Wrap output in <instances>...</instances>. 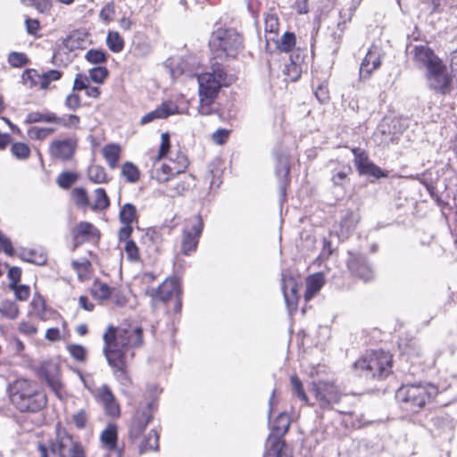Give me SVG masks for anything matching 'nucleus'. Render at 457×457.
Listing matches in <instances>:
<instances>
[{
	"instance_id": "052dcab7",
	"label": "nucleus",
	"mask_w": 457,
	"mask_h": 457,
	"mask_svg": "<svg viewBox=\"0 0 457 457\" xmlns=\"http://www.w3.org/2000/svg\"><path fill=\"white\" fill-rule=\"evenodd\" d=\"M211 68H212V71L206 72V74L220 80V82H223L226 79L227 72L224 69V66L221 63H220L218 62H214L212 63Z\"/></svg>"
},
{
	"instance_id": "b1692460",
	"label": "nucleus",
	"mask_w": 457,
	"mask_h": 457,
	"mask_svg": "<svg viewBox=\"0 0 457 457\" xmlns=\"http://www.w3.org/2000/svg\"><path fill=\"white\" fill-rule=\"evenodd\" d=\"M325 283L324 275L321 272H317L310 275L306 278V289L304 292L305 302L310 301L312 297L317 295L322 288Z\"/></svg>"
},
{
	"instance_id": "f8f14e48",
	"label": "nucleus",
	"mask_w": 457,
	"mask_h": 457,
	"mask_svg": "<svg viewBox=\"0 0 457 457\" xmlns=\"http://www.w3.org/2000/svg\"><path fill=\"white\" fill-rule=\"evenodd\" d=\"M50 451L58 457H86L81 443L74 441L66 432L58 435L55 442L51 444Z\"/></svg>"
},
{
	"instance_id": "f257e3e1",
	"label": "nucleus",
	"mask_w": 457,
	"mask_h": 457,
	"mask_svg": "<svg viewBox=\"0 0 457 457\" xmlns=\"http://www.w3.org/2000/svg\"><path fill=\"white\" fill-rule=\"evenodd\" d=\"M12 404L23 413H36L43 410L47 397L37 382L28 379H17L9 389Z\"/></svg>"
},
{
	"instance_id": "680f3d73",
	"label": "nucleus",
	"mask_w": 457,
	"mask_h": 457,
	"mask_svg": "<svg viewBox=\"0 0 457 457\" xmlns=\"http://www.w3.org/2000/svg\"><path fill=\"white\" fill-rule=\"evenodd\" d=\"M172 172V169L168 164H162L160 169L155 170L154 178L160 183H165L170 180V175Z\"/></svg>"
},
{
	"instance_id": "72a5a7b5",
	"label": "nucleus",
	"mask_w": 457,
	"mask_h": 457,
	"mask_svg": "<svg viewBox=\"0 0 457 457\" xmlns=\"http://www.w3.org/2000/svg\"><path fill=\"white\" fill-rule=\"evenodd\" d=\"M56 114L54 112H29L25 120L26 123H37V122H48V123H55Z\"/></svg>"
},
{
	"instance_id": "4be33fe9",
	"label": "nucleus",
	"mask_w": 457,
	"mask_h": 457,
	"mask_svg": "<svg viewBox=\"0 0 457 457\" xmlns=\"http://www.w3.org/2000/svg\"><path fill=\"white\" fill-rule=\"evenodd\" d=\"M97 398L104 404L105 412L111 417L120 416V405L108 385H103L97 391Z\"/></svg>"
},
{
	"instance_id": "4d7b16f0",
	"label": "nucleus",
	"mask_w": 457,
	"mask_h": 457,
	"mask_svg": "<svg viewBox=\"0 0 457 457\" xmlns=\"http://www.w3.org/2000/svg\"><path fill=\"white\" fill-rule=\"evenodd\" d=\"M12 154L20 160H24L29 158L30 154V149L29 146L21 142H16L12 145L11 147Z\"/></svg>"
},
{
	"instance_id": "864d4df0",
	"label": "nucleus",
	"mask_w": 457,
	"mask_h": 457,
	"mask_svg": "<svg viewBox=\"0 0 457 457\" xmlns=\"http://www.w3.org/2000/svg\"><path fill=\"white\" fill-rule=\"evenodd\" d=\"M80 122V118L76 114H69L67 116L59 117L56 115L55 117V124L61 125L64 128H79V124Z\"/></svg>"
},
{
	"instance_id": "3c124183",
	"label": "nucleus",
	"mask_w": 457,
	"mask_h": 457,
	"mask_svg": "<svg viewBox=\"0 0 457 457\" xmlns=\"http://www.w3.org/2000/svg\"><path fill=\"white\" fill-rule=\"evenodd\" d=\"M283 73L287 77V79H288L291 82L297 81L302 74V65H299L297 63H287L285 65V69L283 70Z\"/></svg>"
},
{
	"instance_id": "c9c22d12",
	"label": "nucleus",
	"mask_w": 457,
	"mask_h": 457,
	"mask_svg": "<svg viewBox=\"0 0 457 457\" xmlns=\"http://www.w3.org/2000/svg\"><path fill=\"white\" fill-rule=\"evenodd\" d=\"M41 377L46 380L47 386L55 394V395L61 399L62 396L60 391L62 388V383L59 377L51 375L47 370H42Z\"/></svg>"
},
{
	"instance_id": "e433bc0d",
	"label": "nucleus",
	"mask_w": 457,
	"mask_h": 457,
	"mask_svg": "<svg viewBox=\"0 0 457 457\" xmlns=\"http://www.w3.org/2000/svg\"><path fill=\"white\" fill-rule=\"evenodd\" d=\"M121 175L129 183H135L139 179L140 171L131 162H126L121 167Z\"/></svg>"
},
{
	"instance_id": "ea45409f",
	"label": "nucleus",
	"mask_w": 457,
	"mask_h": 457,
	"mask_svg": "<svg viewBox=\"0 0 457 457\" xmlns=\"http://www.w3.org/2000/svg\"><path fill=\"white\" fill-rule=\"evenodd\" d=\"M79 176L73 171H62L57 178V185L62 189L70 188L78 180Z\"/></svg>"
},
{
	"instance_id": "a18cd8bd",
	"label": "nucleus",
	"mask_w": 457,
	"mask_h": 457,
	"mask_svg": "<svg viewBox=\"0 0 457 457\" xmlns=\"http://www.w3.org/2000/svg\"><path fill=\"white\" fill-rule=\"evenodd\" d=\"M72 198L77 206L87 208L89 205V197L84 187H74L72 189Z\"/></svg>"
},
{
	"instance_id": "1a4fd4ad",
	"label": "nucleus",
	"mask_w": 457,
	"mask_h": 457,
	"mask_svg": "<svg viewBox=\"0 0 457 457\" xmlns=\"http://www.w3.org/2000/svg\"><path fill=\"white\" fill-rule=\"evenodd\" d=\"M103 339L105 345L104 353L113 371L127 369L126 354L128 350L115 342L116 339L112 332L104 333Z\"/></svg>"
},
{
	"instance_id": "f704fd0d",
	"label": "nucleus",
	"mask_w": 457,
	"mask_h": 457,
	"mask_svg": "<svg viewBox=\"0 0 457 457\" xmlns=\"http://www.w3.org/2000/svg\"><path fill=\"white\" fill-rule=\"evenodd\" d=\"M84 36L80 31L75 30L72 31L67 37L63 40V45L70 51L74 49L81 48L84 43Z\"/></svg>"
},
{
	"instance_id": "aec40b11",
	"label": "nucleus",
	"mask_w": 457,
	"mask_h": 457,
	"mask_svg": "<svg viewBox=\"0 0 457 457\" xmlns=\"http://www.w3.org/2000/svg\"><path fill=\"white\" fill-rule=\"evenodd\" d=\"M381 64V55L378 48H370L360 66V79L363 81L370 79L372 72L378 70Z\"/></svg>"
},
{
	"instance_id": "338daca9",
	"label": "nucleus",
	"mask_w": 457,
	"mask_h": 457,
	"mask_svg": "<svg viewBox=\"0 0 457 457\" xmlns=\"http://www.w3.org/2000/svg\"><path fill=\"white\" fill-rule=\"evenodd\" d=\"M88 85V78L84 74L79 73L75 77L72 89L74 91L86 90Z\"/></svg>"
},
{
	"instance_id": "f03ea898",
	"label": "nucleus",
	"mask_w": 457,
	"mask_h": 457,
	"mask_svg": "<svg viewBox=\"0 0 457 457\" xmlns=\"http://www.w3.org/2000/svg\"><path fill=\"white\" fill-rule=\"evenodd\" d=\"M438 388L429 382L403 385L395 393L401 408L411 413H418L428 403L435 400Z\"/></svg>"
},
{
	"instance_id": "0eeeda50",
	"label": "nucleus",
	"mask_w": 457,
	"mask_h": 457,
	"mask_svg": "<svg viewBox=\"0 0 457 457\" xmlns=\"http://www.w3.org/2000/svg\"><path fill=\"white\" fill-rule=\"evenodd\" d=\"M112 333L116 343L125 349L141 347L144 344L143 328L140 326L116 328L108 326L105 333Z\"/></svg>"
},
{
	"instance_id": "7c9ffc66",
	"label": "nucleus",
	"mask_w": 457,
	"mask_h": 457,
	"mask_svg": "<svg viewBox=\"0 0 457 457\" xmlns=\"http://www.w3.org/2000/svg\"><path fill=\"white\" fill-rule=\"evenodd\" d=\"M137 211L133 204L126 203L120 207L119 212V220L122 224L132 225L134 221H137Z\"/></svg>"
},
{
	"instance_id": "4c0bfd02",
	"label": "nucleus",
	"mask_w": 457,
	"mask_h": 457,
	"mask_svg": "<svg viewBox=\"0 0 457 457\" xmlns=\"http://www.w3.org/2000/svg\"><path fill=\"white\" fill-rule=\"evenodd\" d=\"M108 56L105 50L92 48L87 52L85 58L90 63L101 64L106 62Z\"/></svg>"
},
{
	"instance_id": "412c9836",
	"label": "nucleus",
	"mask_w": 457,
	"mask_h": 457,
	"mask_svg": "<svg viewBox=\"0 0 457 457\" xmlns=\"http://www.w3.org/2000/svg\"><path fill=\"white\" fill-rule=\"evenodd\" d=\"M74 248H77L84 241L100 238V231L90 222L80 221L72 230Z\"/></svg>"
},
{
	"instance_id": "c03bdc74",
	"label": "nucleus",
	"mask_w": 457,
	"mask_h": 457,
	"mask_svg": "<svg viewBox=\"0 0 457 457\" xmlns=\"http://www.w3.org/2000/svg\"><path fill=\"white\" fill-rule=\"evenodd\" d=\"M40 76L37 70L26 69L21 75V80L24 85L32 88L40 84Z\"/></svg>"
},
{
	"instance_id": "9d476101",
	"label": "nucleus",
	"mask_w": 457,
	"mask_h": 457,
	"mask_svg": "<svg viewBox=\"0 0 457 457\" xmlns=\"http://www.w3.org/2000/svg\"><path fill=\"white\" fill-rule=\"evenodd\" d=\"M346 265L353 277L364 282H370L375 278L372 265L363 253L349 251Z\"/></svg>"
},
{
	"instance_id": "6e6d98bb",
	"label": "nucleus",
	"mask_w": 457,
	"mask_h": 457,
	"mask_svg": "<svg viewBox=\"0 0 457 457\" xmlns=\"http://www.w3.org/2000/svg\"><path fill=\"white\" fill-rule=\"evenodd\" d=\"M68 352L71 355L73 359H75L77 361L84 362L87 360V351L85 346L81 345H70L67 347Z\"/></svg>"
},
{
	"instance_id": "423d86ee",
	"label": "nucleus",
	"mask_w": 457,
	"mask_h": 457,
	"mask_svg": "<svg viewBox=\"0 0 457 457\" xmlns=\"http://www.w3.org/2000/svg\"><path fill=\"white\" fill-rule=\"evenodd\" d=\"M426 80L428 87L437 95H450L454 88L451 71H448L443 61L426 71Z\"/></svg>"
},
{
	"instance_id": "cd10ccee",
	"label": "nucleus",
	"mask_w": 457,
	"mask_h": 457,
	"mask_svg": "<svg viewBox=\"0 0 457 457\" xmlns=\"http://www.w3.org/2000/svg\"><path fill=\"white\" fill-rule=\"evenodd\" d=\"M286 441L267 438L264 457H290L286 453Z\"/></svg>"
},
{
	"instance_id": "c85d7f7f",
	"label": "nucleus",
	"mask_w": 457,
	"mask_h": 457,
	"mask_svg": "<svg viewBox=\"0 0 457 457\" xmlns=\"http://www.w3.org/2000/svg\"><path fill=\"white\" fill-rule=\"evenodd\" d=\"M120 152V146L114 143L108 144L104 147L103 155L111 169H115L118 166Z\"/></svg>"
},
{
	"instance_id": "49530a36",
	"label": "nucleus",
	"mask_w": 457,
	"mask_h": 457,
	"mask_svg": "<svg viewBox=\"0 0 457 457\" xmlns=\"http://www.w3.org/2000/svg\"><path fill=\"white\" fill-rule=\"evenodd\" d=\"M290 383L293 393L302 401L305 403H308V396L306 395L303 386L297 375H292L290 377Z\"/></svg>"
},
{
	"instance_id": "a19ab883",
	"label": "nucleus",
	"mask_w": 457,
	"mask_h": 457,
	"mask_svg": "<svg viewBox=\"0 0 457 457\" xmlns=\"http://www.w3.org/2000/svg\"><path fill=\"white\" fill-rule=\"evenodd\" d=\"M20 310L13 301H4L0 306V314L10 320H14L19 316Z\"/></svg>"
},
{
	"instance_id": "39448f33",
	"label": "nucleus",
	"mask_w": 457,
	"mask_h": 457,
	"mask_svg": "<svg viewBox=\"0 0 457 457\" xmlns=\"http://www.w3.org/2000/svg\"><path fill=\"white\" fill-rule=\"evenodd\" d=\"M271 155L275 163V176L278 180V187L280 198L284 201L287 197V188L290 185V156L286 147L278 143L274 145Z\"/></svg>"
},
{
	"instance_id": "8fccbe9b",
	"label": "nucleus",
	"mask_w": 457,
	"mask_h": 457,
	"mask_svg": "<svg viewBox=\"0 0 457 457\" xmlns=\"http://www.w3.org/2000/svg\"><path fill=\"white\" fill-rule=\"evenodd\" d=\"M296 43L295 34L294 32L286 31L281 37L278 48L285 53H289Z\"/></svg>"
},
{
	"instance_id": "774afa93",
	"label": "nucleus",
	"mask_w": 457,
	"mask_h": 457,
	"mask_svg": "<svg viewBox=\"0 0 457 457\" xmlns=\"http://www.w3.org/2000/svg\"><path fill=\"white\" fill-rule=\"evenodd\" d=\"M315 96L319 100L320 103L324 104L329 99V92L327 85L320 84L315 92Z\"/></svg>"
},
{
	"instance_id": "de8ad7c7",
	"label": "nucleus",
	"mask_w": 457,
	"mask_h": 457,
	"mask_svg": "<svg viewBox=\"0 0 457 457\" xmlns=\"http://www.w3.org/2000/svg\"><path fill=\"white\" fill-rule=\"evenodd\" d=\"M89 79L96 83L103 84L109 76V71L104 66H96L88 71Z\"/></svg>"
},
{
	"instance_id": "7ed1b4c3",
	"label": "nucleus",
	"mask_w": 457,
	"mask_h": 457,
	"mask_svg": "<svg viewBox=\"0 0 457 457\" xmlns=\"http://www.w3.org/2000/svg\"><path fill=\"white\" fill-rule=\"evenodd\" d=\"M393 356L385 351H374L353 364L355 374L366 380H383L392 372Z\"/></svg>"
},
{
	"instance_id": "5fc2aeb1",
	"label": "nucleus",
	"mask_w": 457,
	"mask_h": 457,
	"mask_svg": "<svg viewBox=\"0 0 457 457\" xmlns=\"http://www.w3.org/2000/svg\"><path fill=\"white\" fill-rule=\"evenodd\" d=\"M8 62L11 66L21 68L29 63V59L24 53L12 52L8 55Z\"/></svg>"
},
{
	"instance_id": "5701e85b",
	"label": "nucleus",
	"mask_w": 457,
	"mask_h": 457,
	"mask_svg": "<svg viewBox=\"0 0 457 457\" xmlns=\"http://www.w3.org/2000/svg\"><path fill=\"white\" fill-rule=\"evenodd\" d=\"M290 423L291 420L289 415L287 412H280L270 427V433L268 438L285 441L283 437L287 433Z\"/></svg>"
},
{
	"instance_id": "dca6fc26",
	"label": "nucleus",
	"mask_w": 457,
	"mask_h": 457,
	"mask_svg": "<svg viewBox=\"0 0 457 457\" xmlns=\"http://www.w3.org/2000/svg\"><path fill=\"white\" fill-rule=\"evenodd\" d=\"M298 287V282L294 276L282 272L281 290L289 312L297 310L299 300Z\"/></svg>"
},
{
	"instance_id": "4468645a",
	"label": "nucleus",
	"mask_w": 457,
	"mask_h": 457,
	"mask_svg": "<svg viewBox=\"0 0 457 457\" xmlns=\"http://www.w3.org/2000/svg\"><path fill=\"white\" fill-rule=\"evenodd\" d=\"M78 148L76 137H70L63 139H55L49 145V153L55 159L70 161L73 158Z\"/></svg>"
},
{
	"instance_id": "603ef678",
	"label": "nucleus",
	"mask_w": 457,
	"mask_h": 457,
	"mask_svg": "<svg viewBox=\"0 0 457 457\" xmlns=\"http://www.w3.org/2000/svg\"><path fill=\"white\" fill-rule=\"evenodd\" d=\"M8 288L13 291L19 301H26L30 295V287L28 285L10 283Z\"/></svg>"
},
{
	"instance_id": "f3484780",
	"label": "nucleus",
	"mask_w": 457,
	"mask_h": 457,
	"mask_svg": "<svg viewBox=\"0 0 457 457\" xmlns=\"http://www.w3.org/2000/svg\"><path fill=\"white\" fill-rule=\"evenodd\" d=\"M314 392L321 409H333L332 406L338 404L345 396L335 386L328 384H325L322 387L316 386Z\"/></svg>"
},
{
	"instance_id": "bb28decb",
	"label": "nucleus",
	"mask_w": 457,
	"mask_h": 457,
	"mask_svg": "<svg viewBox=\"0 0 457 457\" xmlns=\"http://www.w3.org/2000/svg\"><path fill=\"white\" fill-rule=\"evenodd\" d=\"M19 257L29 263H33L37 266H43L47 262V256L43 251L36 249H22L19 253Z\"/></svg>"
},
{
	"instance_id": "6e6552de",
	"label": "nucleus",
	"mask_w": 457,
	"mask_h": 457,
	"mask_svg": "<svg viewBox=\"0 0 457 457\" xmlns=\"http://www.w3.org/2000/svg\"><path fill=\"white\" fill-rule=\"evenodd\" d=\"M188 222L183 228L181 241V252L184 255H189L196 250L204 229V221L200 215L194 216Z\"/></svg>"
},
{
	"instance_id": "79ce46f5",
	"label": "nucleus",
	"mask_w": 457,
	"mask_h": 457,
	"mask_svg": "<svg viewBox=\"0 0 457 457\" xmlns=\"http://www.w3.org/2000/svg\"><path fill=\"white\" fill-rule=\"evenodd\" d=\"M88 179L96 184L106 182V173L104 167L100 165H91L87 170Z\"/></svg>"
},
{
	"instance_id": "393cba45",
	"label": "nucleus",
	"mask_w": 457,
	"mask_h": 457,
	"mask_svg": "<svg viewBox=\"0 0 457 457\" xmlns=\"http://www.w3.org/2000/svg\"><path fill=\"white\" fill-rule=\"evenodd\" d=\"M352 173L353 169L350 165L344 166L342 170H333L330 178L333 187L345 190L351 183L350 175Z\"/></svg>"
},
{
	"instance_id": "37998d69",
	"label": "nucleus",
	"mask_w": 457,
	"mask_h": 457,
	"mask_svg": "<svg viewBox=\"0 0 457 457\" xmlns=\"http://www.w3.org/2000/svg\"><path fill=\"white\" fill-rule=\"evenodd\" d=\"M112 291V288L110 286L100 281H95L92 288L93 295L100 300H107L110 298Z\"/></svg>"
},
{
	"instance_id": "0e129e2a",
	"label": "nucleus",
	"mask_w": 457,
	"mask_h": 457,
	"mask_svg": "<svg viewBox=\"0 0 457 457\" xmlns=\"http://www.w3.org/2000/svg\"><path fill=\"white\" fill-rule=\"evenodd\" d=\"M290 52L291 54H289V62L302 65L306 56L305 50L297 47L294 50L292 49Z\"/></svg>"
},
{
	"instance_id": "a878e982",
	"label": "nucleus",
	"mask_w": 457,
	"mask_h": 457,
	"mask_svg": "<svg viewBox=\"0 0 457 457\" xmlns=\"http://www.w3.org/2000/svg\"><path fill=\"white\" fill-rule=\"evenodd\" d=\"M100 439L106 449L113 451L117 449L118 428L114 423H109L103 430Z\"/></svg>"
},
{
	"instance_id": "a211bd4d",
	"label": "nucleus",
	"mask_w": 457,
	"mask_h": 457,
	"mask_svg": "<svg viewBox=\"0 0 457 457\" xmlns=\"http://www.w3.org/2000/svg\"><path fill=\"white\" fill-rule=\"evenodd\" d=\"M409 54H412L415 62L426 68V71L442 62L435 52L425 45L414 46Z\"/></svg>"
},
{
	"instance_id": "bf43d9fd",
	"label": "nucleus",
	"mask_w": 457,
	"mask_h": 457,
	"mask_svg": "<svg viewBox=\"0 0 457 457\" xmlns=\"http://www.w3.org/2000/svg\"><path fill=\"white\" fill-rule=\"evenodd\" d=\"M124 250L129 261L133 262L139 261V250L134 240L127 241L125 243Z\"/></svg>"
},
{
	"instance_id": "58836bf2",
	"label": "nucleus",
	"mask_w": 457,
	"mask_h": 457,
	"mask_svg": "<svg viewBox=\"0 0 457 457\" xmlns=\"http://www.w3.org/2000/svg\"><path fill=\"white\" fill-rule=\"evenodd\" d=\"M155 111L160 119H167L170 115L178 113L179 107L172 101H164L155 109Z\"/></svg>"
},
{
	"instance_id": "69168bd1",
	"label": "nucleus",
	"mask_w": 457,
	"mask_h": 457,
	"mask_svg": "<svg viewBox=\"0 0 457 457\" xmlns=\"http://www.w3.org/2000/svg\"><path fill=\"white\" fill-rule=\"evenodd\" d=\"M64 104L69 110L76 111L81 105L80 96L77 94H70L67 96Z\"/></svg>"
},
{
	"instance_id": "2f4dec72",
	"label": "nucleus",
	"mask_w": 457,
	"mask_h": 457,
	"mask_svg": "<svg viewBox=\"0 0 457 457\" xmlns=\"http://www.w3.org/2000/svg\"><path fill=\"white\" fill-rule=\"evenodd\" d=\"M95 204L91 206V209L94 212H99L106 210L110 204V198L105 191V189L102 187H98L95 190Z\"/></svg>"
},
{
	"instance_id": "09e8293b",
	"label": "nucleus",
	"mask_w": 457,
	"mask_h": 457,
	"mask_svg": "<svg viewBox=\"0 0 457 457\" xmlns=\"http://www.w3.org/2000/svg\"><path fill=\"white\" fill-rule=\"evenodd\" d=\"M62 76V71L58 70H49L46 72H44L40 76V87L42 89L48 88L50 83L52 81L59 80Z\"/></svg>"
},
{
	"instance_id": "20e7f679",
	"label": "nucleus",
	"mask_w": 457,
	"mask_h": 457,
	"mask_svg": "<svg viewBox=\"0 0 457 457\" xmlns=\"http://www.w3.org/2000/svg\"><path fill=\"white\" fill-rule=\"evenodd\" d=\"M242 37L234 29H218L212 36L209 46L214 59L235 58L242 48Z\"/></svg>"
},
{
	"instance_id": "2eb2a0df",
	"label": "nucleus",
	"mask_w": 457,
	"mask_h": 457,
	"mask_svg": "<svg viewBox=\"0 0 457 457\" xmlns=\"http://www.w3.org/2000/svg\"><path fill=\"white\" fill-rule=\"evenodd\" d=\"M201 103L211 104L217 97L222 82L204 73L198 78Z\"/></svg>"
},
{
	"instance_id": "ddd939ff",
	"label": "nucleus",
	"mask_w": 457,
	"mask_h": 457,
	"mask_svg": "<svg viewBox=\"0 0 457 457\" xmlns=\"http://www.w3.org/2000/svg\"><path fill=\"white\" fill-rule=\"evenodd\" d=\"M156 406L155 401L153 400L142 409L137 410L129 428V436L132 442L138 439L145 430L153 419V412Z\"/></svg>"
},
{
	"instance_id": "13d9d810",
	"label": "nucleus",
	"mask_w": 457,
	"mask_h": 457,
	"mask_svg": "<svg viewBox=\"0 0 457 457\" xmlns=\"http://www.w3.org/2000/svg\"><path fill=\"white\" fill-rule=\"evenodd\" d=\"M170 149V137L168 132H164L161 136V145L158 151L157 159L161 160L167 156Z\"/></svg>"
},
{
	"instance_id": "6ab92c4d",
	"label": "nucleus",
	"mask_w": 457,
	"mask_h": 457,
	"mask_svg": "<svg viewBox=\"0 0 457 457\" xmlns=\"http://www.w3.org/2000/svg\"><path fill=\"white\" fill-rule=\"evenodd\" d=\"M149 295L156 300L163 303L169 301L173 295H182V290L179 281L176 278L166 279L156 288H152Z\"/></svg>"
},
{
	"instance_id": "473e14b6",
	"label": "nucleus",
	"mask_w": 457,
	"mask_h": 457,
	"mask_svg": "<svg viewBox=\"0 0 457 457\" xmlns=\"http://www.w3.org/2000/svg\"><path fill=\"white\" fill-rule=\"evenodd\" d=\"M106 45L113 53H120L124 48V39L117 31H109L106 37Z\"/></svg>"
},
{
	"instance_id": "e2e57ef3",
	"label": "nucleus",
	"mask_w": 457,
	"mask_h": 457,
	"mask_svg": "<svg viewBox=\"0 0 457 457\" xmlns=\"http://www.w3.org/2000/svg\"><path fill=\"white\" fill-rule=\"evenodd\" d=\"M116 379L123 387H129L132 384V380L129 378L126 369L117 370L113 371Z\"/></svg>"
},
{
	"instance_id": "c756f323",
	"label": "nucleus",
	"mask_w": 457,
	"mask_h": 457,
	"mask_svg": "<svg viewBox=\"0 0 457 457\" xmlns=\"http://www.w3.org/2000/svg\"><path fill=\"white\" fill-rule=\"evenodd\" d=\"M138 447L140 454H144L148 451H158L159 435L157 434L156 430H150L147 436H145L140 442Z\"/></svg>"
},
{
	"instance_id": "9b49d317",
	"label": "nucleus",
	"mask_w": 457,
	"mask_h": 457,
	"mask_svg": "<svg viewBox=\"0 0 457 457\" xmlns=\"http://www.w3.org/2000/svg\"><path fill=\"white\" fill-rule=\"evenodd\" d=\"M352 152L354 156L353 163L360 176L371 177L375 180L388 178V171L370 161L365 151L356 147Z\"/></svg>"
}]
</instances>
